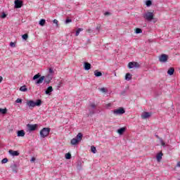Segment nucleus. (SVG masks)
Instances as JSON below:
<instances>
[{"label": "nucleus", "mask_w": 180, "mask_h": 180, "mask_svg": "<svg viewBox=\"0 0 180 180\" xmlns=\"http://www.w3.org/2000/svg\"><path fill=\"white\" fill-rule=\"evenodd\" d=\"M87 33H92V30L89 29L86 30Z\"/></svg>", "instance_id": "a18cd8bd"}, {"label": "nucleus", "mask_w": 180, "mask_h": 180, "mask_svg": "<svg viewBox=\"0 0 180 180\" xmlns=\"http://www.w3.org/2000/svg\"><path fill=\"white\" fill-rule=\"evenodd\" d=\"M3 79H4V77H2L1 76H0V83L2 82Z\"/></svg>", "instance_id": "49530a36"}, {"label": "nucleus", "mask_w": 180, "mask_h": 180, "mask_svg": "<svg viewBox=\"0 0 180 180\" xmlns=\"http://www.w3.org/2000/svg\"><path fill=\"white\" fill-rule=\"evenodd\" d=\"M146 6H150V5H153V1L151 0H148L146 1Z\"/></svg>", "instance_id": "cd10ccee"}, {"label": "nucleus", "mask_w": 180, "mask_h": 180, "mask_svg": "<svg viewBox=\"0 0 180 180\" xmlns=\"http://www.w3.org/2000/svg\"><path fill=\"white\" fill-rule=\"evenodd\" d=\"M36 161V158L33 157L30 160V162H34Z\"/></svg>", "instance_id": "a19ab883"}, {"label": "nucleus", "mask_w": 180, "mask_h": 180, "mask_svg": "<svg viewBox=\"0 0 180 180\" xmlns=\"http://www.w3.org/2000/svg\"><path fill=\"white\" fill-rule=\"evenodd\" d=\"M162 155H163L162 152H160L157 155L156 158H157L158 162H160V161H161V160H162Z\"/></svg>", "instance_id": "6ab92c4d"}, {"label": "nucleus", "mask_w": 180, "mask_h": 180, "mask_svg": "<svg viewBox=\"0 0 180 180\" xmlns=\"http://www.w3.org/2000/svg\"><path fill=\"white\" fill-rule=\"evenodd\" d=\"M91 151L93 154H96V148L94 146H91Z\"/></svg>", "instance_id": "393cba45"}, {"label": "nucleus", "mask_w": 180, "mask_h": 180, "mask_svg": "<svg viewBox=\"0 0 180 180\" xmlns=\"http://www.w3.org/2000/svg\"><path fill=\"white\" fill-rule=\"evenodd\" d=\"M135 33H136V34H139L140 33H143V30L140 28H136Z\"/></svg>", "instance_id": "bb28decb"}, {"label": "nucleus", "mask_w": 180, "mask_h": 180, "mask_svg": "<svg viewBox=\"0 0 180 180\" xmlns=\"http://www.w3.org/2000/svg\"><path fill=\"white\" fill-rule=\"evenodd\" d=\"M20 91H21V92H27V88H26V85L22 86L20 88Z\"/></svg>", "instance_id": "4be33fe9"}, {"label": "nucleus", "mask_w": 180, "mask_h": 180, "mask_svg": "<svg viewBox=\"0 0 180 180\" xmlns=\"http://www.w3.org/2000/svg\"><path fill=\"white\" fill-rule=\"evenodd\" d=\"M11 168L13 172H14L15 174L18 173V165L17 164H13L11 166Z\"/></svg>", "instance_id": "2eb2a0df"}, {"label": "nucleus", "mask_w": 180, "mask_h": 180, "mask_svg": "<svg viewBox=\"0 0 180 180\" xmlns=\"http://www.w3.org/2000/svg\"><path fill=\"white\" fill-rule=\"evenodd\" d=\"M90 107L92 108V109H95V108H96V105H95L94 103H91L90 104Z\"/></svg>", "instance_id": "72a5a7b5"}, {"label": "nucleus", "mask_w": 180, "mask_h": 180, "mask_svg": "<svg viewBox=\"0 0 180 180\" xmlns=\"http://www.w3.org/2000/svg\"><path fill=\"white\" fill-rule=\"evenodd\" d=\"M114 115H123L124 113H126V110H124V108H119L117 110H113Z\"/></svg>", "instance_id": "0eeeda50"}, {"label": "nucleus", "mask_w": 180, "mask_h": 180, "mask_svg": "<svg viewBox=\"0 0 180 180\" xmlns=\"http://www.w3.org/2000/svg\"><path fill=\"white\" fill-rule=\"evenodd\" d=\"M115 76L116 77V73H115Z\"/></svg>", "instance_id": "5fc2aeb1"}, {"label": "nucleus", "mask_w": 180, "mask_h": 180, "mask_svg": "<svg viewBox=\"0 0 180 180\" xmlns=\"http://www.w3.org/2000/svg\"><path fill=\"white\" fill-rule=\"evenodd\" d=\"M39 127V125L37 124H27V128L28 129L29 131H34L36 129Z\"/></svg>", "instance_id": "6e6552de"}, {"label": "nucleus", "mask_w": 180, "mask_h": 180, "mask_svg": "<svg viewBox=\"0 0 180 180\" xmlns=\"http://www.w3.org/2000/svg\"><path fill=\"white\" fill-rule=\"evenodd\" d=\"M18 137H25V131L24 130H20L17 132Z\"/></svg>", "instance_id": "dca6fc26"}, {"label": "nucleus", "mask_w": 180, "mask_h": 180, "mask_svg": "<svg viewBox=\"0 0 180 180\" xmlns=\"http://www.w3.org/2000/svg\"><path fill=\"white\" fill-rule=\"evenodd\" d=\"M27 106L30 108V109H33L35 106H41V100L38 99L37 102H34L32 100H29L27 101Z\"/></svg>", "instance_id": "f03ea898"}, {"label": "nucleus", "mask_w": 180, "mask_h": 180, "mask_svg": "<svg viewBox=\"0 0 180 180\" xmlns=\"http://www.w3.org/2000/svg\"><path fill=\"white\" fill-rule=\"evenodd\" d=\"M15 103H22V99L18 98V99L15 101Z\"/></svg>", "instance_id": "4c0bfd02"}, {"label": "nucleus", "mask_w": 180, "mask_h": 180, "mask_svg": "<svg viewBox=\"0 0 180 180\" xmlns=\"http://www.w3.org/2000/svg\"><path fill=\"white\" fill-rule=\"evenodd\" d=\"M50 130L51 129L48 127L43 128L39 132L41 137L42 139H45V137H47V136L50 134Z\"/></svg>", "instance_id": "20e7f679"}, {"label": "nucleus", "mask_w": 180, "mask_h": 180, "mask_svg": "<svg viewBox=\"0 0 180 180\" xmlns=\"http://www.w3.org/2000/svg\"><path fill=\"white\" fill-rule=\"evenodd\" d=\"M160 141L161 146H162V147H165V142H164L162 139H160Z\"/></svg>", "instance_id": "2f4dec72"}, {"label": "nucleus", "mask_w": 180, "mask_h": 180, "mask_svg": "<svg viewBox=\"0 0 180 180\" xmlns=\"http://www.w3.org/2000/svg\"><path fill=\"white\" fill-rule=\"evenodd\" d=\"M65 158H66V160H71V153H66Z\"/></svg>", "instance_id": "c85d7f7f"}, {"label": "nucleus", "mask_w": 180, "mask_h": 180, "mask_svg": "<svg viewBox=\"0 0 180 180\" xmlns=\"http://www.w3.org/2000/svg\"><path fill=\"white\" fill-rule=\"evenodd\" d=\"M84 30V29L82 28H79L77 31H76V34L75 36H79V33H81V32H82Z\"/></svg>", "instance_id": "a878e982"}, {"label": "nucleus", "mask_w": 180, "mask_h": 180, "mask_svg": "<svg viewBox=\"0 0 180 180\" xmlns=\"http://www.w3.org/2000/svg\"><path fill=\"white\" fill-rule=\"evenodd\" d=\"M53 23H55L56 26H58V20H57L56 19L53 20Z\"/></svg>", "instance_id": "ea45409f"}, {"label": "nucleus", "mask_w": 180, "mask_h": 180, "mask_svg": "<svg viewBox=\"0 0 180 180\" xmlns=\"http://www.w3.org/2000/svg\"><path fill=\"white\" fill-rule=\"evenodd\" d=\"M32 79H34V81L37 79L35 82V84H43L44 81L45 84H49L51 82V79H53V76H51V75H48L46 76L40 77V73H38L33 77Z\"/></svg>", "instance_id": "f257e3e1"}, {"label": "nucleus", "mask_w": 180, "mask_h": 180, "mask_svg": "<svg viewBox=\"0 0 180 180\" xmlns=\"http://www.w3.org/2000/svg\"><path fill=\"white\" fill-rule=\"evenodd\" d=\"M152 113L148 112H143L142 115H141V117L142 119H148V117H150Z\"/></svg>", "instance_id": "9b49d317"}, {"label": "nucleus", "mask_w": 180, "mask_h": 180, "mask_svg": "<svg viewBox=\"0 0 180 180\" xmlns=\"http://www.w3.org/2000/svg\"><path fill=\"white\" fill-rule=\"evenodd\" d=\"M121 95H126V90L122 91Z\"/></svg>", "instance_id": "37998d69"}, {"label": "nucleus", "mask_w": 180, "mask_h": 180, "mask_svg": "<svg viewBox=\"0 0 180 180\" xmlns=\"http://www.w3.org/2000/svg\"><path fill=\"white\" fill-rule=\"evenodd\" d=\"M105 15H110V13H109V12H105Z\"/></svg>", "instance_id": "de8ad7c7"}, {"label": "nucleus", "mask_w": 180, "mask_h": 180, "mask_svg": "<svg viewBox=\"0 0 180 180\" xmlns=\"http://www.w3.org/2000/svg\"><path fill=\"white\" fill-rule=\"evenodd\" d=\"M174 72H175V69L174 68H170L167 71L168 75H174Z\"/></svg>", "instance_id": "f3484780"}, {"label": "nucleus", "mask_w": 180, "mask_h": 180, "mask_svg": "<svg viewBox=\"0 0 180 180\" xmlns=\"http://www.w3.org/2000/svg\"><path fill=\"white\" fill-rule=\"evenodd\" d=\"M94 75L95 77H102V72H99L98 70H95L94 71Z\"/></svg>", "instance_id": "412c9836"}, {"label": "nucleus", "mask_w": 180, "mask_h": 180, "mask_svg": "<svg viewBox=\"0 0 180 180\" xmlns=\"http://www.w3.org/2000/svg\"><path fill=\"white\" fill-rule=\"evenodd\" d=\"M60 85H61V82L59 83V86H60Z\"/></svg>", "instance_id": "603ef678"}, {"label": "nucleus", "mask_w": 180, "mask_h": 180, "mask_svg": "<svg viewBox=\"0 0 180 180\" xmlns=\"http://www.w3.org/2000/svg\"><path fill=\"white\" fill-rule=\"evenodd\" d=\"M39 25H40V26H44V25H46V20L41 19L39 20Z\"/></svg>", "instance_id": "b1692460"}, {"label": "nucleus", "mask_w": 180, "mask_h": 180, "mask_svg": "<svg viewBox=\"0 0 180 180\" xmlns=\"http://www.w3.org/2000/svg\"><path fill=\"white\" fill-rule=\"evenodd\" d=\"M156 137H157V139H159V140H160V139H161V138H160V136H158V135H156Z\"/></svg>", "instance_id": "8fccbe9b"}, {"label": "nucleus", "mask_w": 180, "mask_h": 180, "mask_svg": "<svg viewBox=\"0 0 180 180\" xmlns=\"http://www.w3.org/2000/svg\"><path fill=\"white\" fill-rule=\"evenodd\" d=\"M84 68L86 71H89V70H91V63L88 62L84 63Z\"/></svg>", "instance_id": "ddd939ff"}, {"label": "nucleus", "mask_w": 180, "mask_h": 180, "mask_svg": "<svg viewBox=\"0 0 180 180\" xmlns=\"http://www.w3.org/2000/svg\"><path fill=\"white\" fill-rule=\"evenodd\" d=\"M22 38L23 39V40H26L29 38V35L27 34H25L22 36Z\"/></svg>", "instance_id": "c756f323"}, {"label": "nucleus", "mask_w": 180, "mask_h": 180, "mask_svg": "<svg viewBox=\"0 0 180 180\" xmlns=\"http://www.w3.org/2000/svg\"><path fill=\"white\" fill-rule=\"evenodd\" d=\"M49 72L50 74H53V72H54V70H53V68H49Z\"/></svg>", "instance_id": "79ce46f5"}, {"label": "nucleus", "mask_w": 180, "mask_h": 180, "mask_svg": "<svg viewBox=\"0 0 180 180\" xmlns=\"http://www.w3.org/2000/svg\"><path fill=\"white\" fill-rule=\"evenodd\" d=\"M143 18L146 20L151 22V20L154 19V13H153V12H147L143 15Z\"/></svg>", "instance_id": "39448f33"}, {"label": "nucleus", "mask_w": 180, "mask_h": 180, "mask_svg": "<svg viewBox=\"0 0 180 180\" xmlns=\"http://www.w3.org/2000/svg\"><path fill=\"white\" fill-rule=\"evenodd\" d=\"M6 162H8V158H4L1 160V164H6Z\"/></svg>", "instance_id": "473e14b6"}, {"label": "nucleus", "mask_w": 180, "mask_h": 180, "mask_svg": "<svg viewBox=\"0 0 180 180\" xmlns=\"http://www.w3.org/2000/svg\"><path fill=\"white\" fill-rule=\"evenodd\" d=\"M7 112H8V109L0 108V113H1L2 115H6Z\"/></svg>", "instance_id": "5701e85b"}, {"label": "nucleus", "mask_w": 180, "mask_h": 180, "mask_svg": "<svg viewBox=\"0 0 180 180\" xmlns=\"http://www.w3.org/2000/svg\"><path fill=\"white\" fill-rule=\"evenodd\" d=\"M82 133L79 132L78 133V134L76 136V138H73L71 141H70V144H72V146H75V144H77V143H79V141H81L82 140Z\"/></svg>", "instance_id": "7ed1b4c3"}, {"label": "nucleus", "mask_w": 180, "mask_h": 180, "mask_svg": "<svg viewBox=\"0 0 180 180\" xmlns=\"http://www.w3.org/2000/svg\"><path fill=\"white\" fill-rule=\"evenodd\" d=\"M159 61H160V63H167V61H168V55L165 53L162 54L159 57Z\"/></svg>", "instance_id": "1a4fd4ad"}, {"label": "nucleus", "mask_w": 180, "mask_h": 180, "mask_svg": "<svg viewBox=\"0 0 180 180\" xmlns=\"http://www.w3.org/2000/svg\"><path fill=\"white\" fill-rule=\"evenodd\" d=\"M99 91H101V92H103V94H106V89H105L104 87L99 89Z\"/></svg>", "instance_id": "7c9ffc66"}, {"label": "nucleus", "mask_w": 180, "mask_h": 180, "mask_svg": "<svg viewBox=\"0 0 180 180\" xmlns=\"http://www.w3.org/2000/svg\"><path fill=\"white\" fill-rule=\"evenodd\" d=\"M15 9H19L20 8L23 6V1L20 0H15L14 1Z\"/></svg>", "instance_id": "9d476101"}, {"label": "nucleus", "mask_w": 180, "mask_h": 180, "mask_svg": "<svg viewBox=\"0 0 180 180\" xmlns=\"http://www.w3.org/2000/svg\"><path fill=\"white\" fill-rule=\"evenodd\" d=\"M71 22H72V20H71V19H66V20H65V23L67 24V23H71Z\"/></svg>", "instance_id": "58836bf2"}, {"label": "nucleus", "mask_w": 180, "mask_h": 180, "mask_svg": "<svg viewBox=\"0 0 180 180\" xmlns=\"http://www.w3.org/2000/svg\"><path fill=\"white\" fill-rule=\"evenodd\" d=\"M8 153L11 155H13V157H18V155H19L18 150H9Z\"/></svg>", "instance_id": "f8f14e48"}, {"label": "nucleus", "mask_w": 180, "mask_h": 180, "mask_svg": "<svg viewBox=\"0 0 180 180\" xmlns=\"http://www.w3.org/2000/svg\"><path fill=\"white\" fill-rule=\"evenodd\" d=\"M132 75L131 74H130L129 72L127 73L126 75H125V79L126 81H130L131 80V78H132Z\"/></svg>", "instance_id": "a211bd4d"}, {"label": "nucleus", "mask_w": 180, "mask_h": 180, "mask_svg": "<svg viewBox=\"0 0 180 180\" xmlns=\"http://www.w3.org/2000/svg\"><path fill=\"white\" fill-rule=\"evenodd\" d=\"M10 46L11 47H16V44H15V42H11Z\"/></svg>", "instance_id": "e433bc0d"}, {"label": "nucleus", "mask_w": 180, "mask_h": 180, "mask_svg": "<svg viewBox=\"0 0 180 180\" xmlns=\"http://www.w3.org/2000/svg\"><path fill=\"white\" fill-rule=\"evenodd\" d=\"M108 106H110V104H108Z\"/></svg>", "instance_id": "864d4df0"}, {"label": "nucleus", "mask_w": 180, "mask_h": 180, "mask_svg": "<svg viewBox=\"0 0 180 180\" xmlns=\"http://www.w3.org/2000/svg\"><path fill=\"white\" fill-rule=\"evenodd\" d=\"M89 115L92 116V115H95V111L94 110L89 109Z\"/></svg>", "instance_id": "f704fd0d"}, {"label": "nucleus", "mask_w": 180, "mask_h": 180, "mask_svg": "<svg viewBox=\"0 0 180 180\" xmlns=\"http://www.w3.org/2000/svg\"><path fill=\"white\" fill-rule=\"evenodd\" d=\"M2 19H5L6 18V14L5 13H2V15L0 16Z\"/></svg>", "instance_id": "c9c22d12"}, {"label": "nucleus", "mask_w": 180, "mask_h": 180, "mask_svg": "<svg viewBox=\"0 0 180 180\" xmlns=\"http://www.w3.org/2000/svg\"><path fill=\"white\" fill-rule=\"evenodd\" d=\"M176 167H180V162H177Z\"/></svg>", "instance_id": "09e8293b"}, {"label": "nucleus", "mask_w": 180, "mask_h": 180, "mask_svg": "<svg viewBox=\"0 0 180 180\" xmlns=\"http://www.w3.org/2000/svg\"><path fill=\"white\" fill-rule=\"evenodd\" d=\"M125 131H126V128L125 127H122V128H120L117 130L118 134H120V135L123 134V133L125 132Z\"/></svg>", "instance_id": "aec40b11"}, {"label": "nucleus", "mask_w": 180, "mask_h": 180, "mask_svg": "<svg viewBox=\"0 0 180 180\" xmlns=\"http://www.w3.org/2000/svg\"><path fill=\"white\" fill-rule=\"evenodd\" d=\"M53 86H50L46 89L45 94L46 95H51V92H53Z\"/></svg>", "instance_id": "4468645a"}, {"label": "nucleus", "mask_w": 180, "mask_h": 180, "mask_svg": "<svg viewBox=\"0 0 180 180\" xmlns=\"http://www.w3.org/2000/svg\"><path fill=\"white\" fill-rule=\"evenodd\" d=\"M79 169H81V166H79V167H77Z\"/></svg>", "instance_id": "3c124183"}, {"label": "nucleus", "mask_w": 180, "mask_h": 180, "mask_svg": "<svg viewBox=\"0 0 180 180\" xmlns=\"http://www.w3.org/2000/svg\"><path fill=\"white\" fill-rule=\"evenodd\" d=\"M128 68H140V64L137 62H130L128 64Z\"/></svg>", "instance_id": "423d86ee"}, {"label": "nucleus", "mask_w": 180, "mask_h": 180, "mask_svg": "<svg viewBox=\"0 0 180 180\" xmlns=\"http://www.w3.org/2000/svg\"><path fill=\"white\" fill-rule=\"evenodd\" d=\"M96 29V30L99 31L101 29V25H98Z\"/></svg>", "instance_id": "c03bdc74"}]
</instances>
